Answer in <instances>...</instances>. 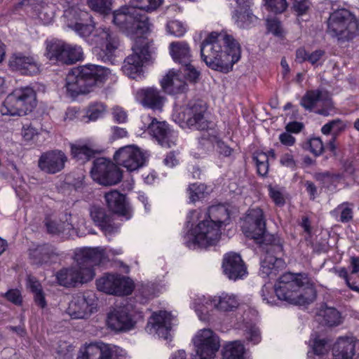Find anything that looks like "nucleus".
Masks as SVG:
<instances>
[{"label":"nucleus","mask_w":359,"mask_h":359,"mask_svg":"<svg viewBox=\"0 0 359 359\" xmlns=\"http://www.w3.org/2000/svg\"><path fill=\"white\" fill-rule=\"evenodd\" d=\"M241 230L247 237L265 245L266 255L261 262L260 273L263 276L276 274L277 264L281 261L279 256L283 252V241L278 235L267 233L263 210L259 207L248 210L242 222Z\"/></svg>","instance_id":"1"},{"label":"nucleus","mask_w":359,"mask_h":359,"mask_svg":"<svg viewBox=\"0 0 359 359\" xmlns=\"http://www.w3.org/2000/svg\"><path fill=\"white\" fill-rule=\"evenodd\" d=\"M201 56L212 69L229 72L241 57V46L227 31H212L202 43Z\"/></svg>","instance_id":"2"},{"label":"nucleus","mask_w":359,"mask_h":359,"mask_svg":"<svg viewBox=\"0 0 359 359\" xmlns=\"http://www.w3.org/2000/svg\"><path fill=\"white\" fill-rule=\"evenodd\" d=\"M229 219V211L224 204L210 205L201 222L189 231L184 236V241L189 248L209 246L218 243L220 227Z\"/></svg>","instance_id":"3"},{"label":"nucleus","mask_w":359,"mask_h":359,"mask_svg":"<svg viewBox=\"0 0 359 359\" xmlns=\"http://www.w3.org/2000/svg\"><path fill=\"white\" fill-rule=\"evenodd\" d=\"M106 258L105 250L102 247H84L75 253L76 264L57 271L56 278L64 286L83 284L94 278V266L100 264Z\"/></svg>","instance_id":"4"},{"label":"nucleus","mask_w":359,"mask_h":359,"mask_svg":"<svg viewBox=\"0 0 359 359\" xmlns=\"http://www.w3.org/2000/svg\"><path fill=\"white\" fill-rule=\"evenodd\" d=\"M275 293L280 299L290 304H310L316 298V290L306 273H283L275 284Z\"/></svg>","instance_id":"5"},{"label":"nucleus","mask_w":359,"mask_h":359,"mask_svg":"<svg viewBox=\"0 0 359 359\" xmlns=\"http://www.w3.org/2000/svg\"><path fill=\"white\" fill-rule=\"evenodd\" d=\"M111 71L100 65H85L69 72L66 76L65 86L71 96L88 93L96 85L105 83Z\"/></svg>","instance_id":"6"},{"label":"nucleus","mask_w":359,"mask_h":359,"mask_svg":"<svg viewBox=\"0 0 359 359\" xmlns=\"http://www.w3.org/2000/svg\"><path fill=\"white\" fill-rule=\"evenodd\" d=\"M112 22L128 36L146 33L151 28L150 21L146 15L140 13L130 0V6H123L111 14Z\"/></svg>","instance_id":"7"},{"label":"nucleus","mask_w":359,"mask_h":359,"mask_svg":"<svg viewBox=\"0 0 359 359\" xmlns=\"http://www.w3.org/2000/svg\"><path fill=\"white\" fill-rule=\"evenodd\" d=\"M327 32L341 41L351 40L359 33L358 19L347 8L335 10L328 18Z\"/></svg>","instance_id":"8"},{"label":"nucleus","mask_w":359,"mask_h":359,"mask_svg":"<svg viewBox=\"0 0 359 359\" xmlns=\"http://www.w3.org/2000/svg\"><path fill=\"white\" fill-rule=\"evenodd\" d=\"M36 105V93L32 87L15 88L4 99L0 111L2 114L23 116Z\"/></svg>","instance_id":"9"},{"label":"nucleus","mask_w":359,"mask_h":359,"mask_svg":"<svg viewBox=\"0 0 359 359\" xmlns=\"http://www.w3.org/2000/svg\"><path fill=\"white\" fill-rule=\"evenodd\" d=\"M135 36L136 39L132 46L133 54L126 57L122 66L123 72L133 79L140 76L144 62L149 61L152 53L150 42L143 38L142 34L134 35V37Z\"/></svg>","instance_id":"10"},{"label":"nucleus","mask_w":359,"mask_h":359,"mask_svg":"<svg viewBox=\"0 0 359 359\" xmlns=\"http://www.w3.org/2000/svg\"><path fill=\"white\" fill-rule=\"evenodd\" d=\"M90 41L95 45L94 53L103 61H112L114 52L120 46L118 34L105 26H100L95 29Z\"/></svg>","instance_id":"11"},{"label":"nucleus","mask_w":359,"mask_h":359,"mask_svg":"<svg viewBox=\"0 0 359 359\" xmlns=\"http://www.w3.org/2000/svg\"><path fill=\"white\" fill-rule=\"evenodd\" d=\"M46 55L50 60L73 64L83 57V51L81 46L69 45L60 39H52L46 42Z\"/></svg>","instance_id":"12"},{"label":"nucleus","mask_w":359,"mask_h":359,"mask_svg":"<svg viewBox=\"0 0 359 359\" xmlns=\"http://www.w3.org/2000/svg\"><path fill=\"white\" fill-rule=\"evenodd\" d=\"M77 359H130L126 349L106 344L90 343L79 349Z\"/></svg>","instance_id":"13"},{"label":"nucleus","mask_w":359,"mask_h":359,"mask_svg":"<svg viewBox=\"0 0 359 359\" xmlns=\"http://www.w3.org/2000/svg\"><path fill=\"white\" fill-rule=\"evenodd\" d=\"M300 104L308 111H312L315 107H319L316 111L323 116H330L335 111L331 95L329 91L324 88L309 90L301 99Z\"/></svg>","instance_id":"14"},{"label":"nucleus","mask_w":359,"mask_h":359,"mask_svg":"<svg viewBox=\"0 0 359 359\" xmlns=\"http://www.w3.org/2000/svg\"><path fill=\"white\" fill-rule=\"evenodd\" d=\"M194 344L198 359H214L220 348L218 335L210 328H203L194 337Z\"/></svg>","instance_id":"15"},{"label":"nucleus","mask_w":359,"mask_h":359,"mask_svg":"<svg viewBox=\"0 0 359 359\" xmlns=\"http://www.w3.org/2000/svg\"><path fill=\"white\" fill-rule=\"evenodd\" d=\"M91 176L95 181L102 185H113L121 181V171L116 164L107 158H97L93 161Z\"/></svg>","instance_id":"16"},{"label":"nucleus","mask_w":359,"mask_h":359,"mask_svg":"<svg viewBox=\"0 0 359 359\" xmlns=\"http://www.w3.org/2000/svg\"><path fill=\"white\" fill-rule=\"evenodd\" d=\"M184 119L190 128L208 130L215 125L210 119L208 107L203 102L190 103L184 110Z\"/></svg>","instance_id":"17"},{"label":"nucleus","mask_w":359,"mask_h":359,"mask_svg":"<svg viewBox=\"0 0 359 359\" xmlns=\"http://www.w3.org/2000/svg\"><path fill=\"white\" fill-rule=\"evenodd\" d=\"M99 290L109 293V294H130L133 290V284L128 278L107 273L96 281Z\"/></svg>","instance_id":"18"},{"label":"nucleus","mask_w":359,"mask_h":359,"mask_svg":"<svg viewBox=\"0 0 359 359\" xmlns=\"http://www.w3.org/2000/svg\"><path fill=\"white\" fill-rule=\"evenodd\" d=\"M97 306V299L93 292H84L73 296L67 313L72 318H88Z\"/></svg>","instance_id":"19"},{"label":"nucleus","mask_w":359,"mask_h":359,"mask_svg":"<svg viewBox=\"0 0 359 359\" xmlns=\"http://www.w3.org/2000/svg\"><path fill=\"white\" fill-rule=\"evenodd\" d=\"M240 302L237 296L233 294H226L223 292L220 295L213 296L205 299L202 307H196V312L201 320H205L208 312L207 305H210L212 308H215L220 311H235L238 308Z\"/></svg>","instance_id":"20"},{"label":"nucleus","mask_w":359,"mask_h":359,"mask_svg":"<svg viewBox=\"0 0 359 359\" xmlns=\"http://www.w3.org/2000/svg\"><path fill=\"white\" fill-rule=\"evenodd\" d=\"M114 158L117 164L122 165L128 170H136L144 164L147 156L137 146H125L115 152Z\"/></svg>","instance_id":"21"},{"label":"nucleus","mask_w":359,"mask_h":359,"mask_svg":"<svg viewBox=\"0 0 359 359\" xmlns=\"http://www.w3.org/2000/svg\"><path fill=\"white\" fill-rule=\"evenodd\" d=\"M144 123H147V128L151 133L163 147H172L175 145L177 135L172 131L166 122H158L156 118L143 116Z\"/></svg>","instance_id":"22"},{"label":"nucleus","mask_w":359,"mask_h":359,"mask_svg":"<svg viewBox=\"0 0 359 359\" xmlns=\"http://www.w3.org/2000/svg\"><path fill=\"white\" fill-rule=\"evenodd\" d=\"M173 324V316L166 311L154 312L148 320L146 330L149 333H156L158 337L168 339Z\"/></svg>","instance_id":"23"},{"label":"nucleus","mask_w":359,"mask_h":359,"mask_svg":"<svg viewBox=\"0 0 359 359\" xmlns=\"http://www.w3.org/2000/svg\"><path fill=\"white\" fill-rule=\"evenodd\" d=\"M68 158L62 150L43 152L38 159L39 168L46 173H57L62 170Z\"/></svg>","instance_id":"24"},{"label":"nucleus","mask_w":359,"mask_h":359,"mask_svg":"<svg viewBox=\"0 0 359 359\" xmlns=\"http://www.w3.org/2000/svg\"><path fill=\"white\" fill-rule=\"evenodd\" d=\"M9 65L23 74H36L40 71V65L36 57L26 55L23 53H15L9 60Z\"/></svg>","instance_id":"25"},{"label":"nucleus","mask_w":359,"mask_h":359,"mask_svg":"<svg viewBox=\"0 0 359 359\" xmlns=\"http://www.w3.org/2000/svg\"><path fill=\"white\" fill-rule=\"evenodd\" d=\"M107 323L114 330H129L135 326V322L128 307H123V309H116L109 312Z\"/></svg>","instance_id":"26"},{"label":"nucleus","mask_w":359,"mask_h":359,"mask_svg":"<svg viewBox=\"0 0 359 359\" xmlns=\"http://www.w3.org/2000/svg\"><path fill=\"white\" fill-rule=\"evenodd\" d=\"M222 267L224 273L229 278H232V280L241 278L247 273V269L242 257L239 254H236V252L226 254Z\"/></svg>","instance_id":"27"},{"label":"nucleus","mask_w":359,"mask_h":359,"mask_svg":"<svg viewBox=\"0 0 359 359\" xmlns=\"http://www.w3.org/2000/svg\"><path fill=\"white\" fill-rule=\"evenodd\" d=\"M137 99L144 107L151 109H162L166 98L156 87H145L137 91Z\"/></svg>","instance_id":"28"},{"label":"nucleus","mask_w":359,"mask_h":359,"mask_svg":"<svg viewBox=\"0 0 359 359\" xmlns=\"http://www.w3.org/2000/svg\"><path fill=\"white\" fill-rule=\"evenodd\" d=\"M104 198L108 208L112 212L121 215V216H126V218L130 217L129 208L123 194H121L119 191L114 189L107 192Z\"/></svg>","instance_id":"29"},{"label":"nucleus","mask_w":359,"mask_h":359,"mask_svg":"<svg viewBox=\"0 0 359 359\" xmlns=\"http://www.w3.org/2000/svg\"><path fill=\"white\" fill-rule=\"evenodd\" d=\"M161 86L168 93L176 95V93H183L187 90V83L182 79L180 74L170 70L161 81Z\"/></svg>","instance_id":"30"},{"label":"nucleus","mask_w":359,"mask_h":359,"mask_svg":"<svg viewBox=\"0 0 359 359\" xmlns=\"http://www.w3.org/2000/svg\"><path fill=\"white\" fill-rule=\"evenodd\" d=\"M355 343L351 337H339L332 348L333 359H353Z\"/></svg>","instance_id":"31"},{"label":"nucleus","mask_w":359,"mask_h":359,"mask_svg":"<svg viewBox=\"0 0 359 359\" xmlns=\"http://www.w3.org/2000/svg\"><path fill=\"white\" fill-rule=\"evenodd\" d=\"M170 53L172 57L182 65L184 74L187 62L191 60V49L187 42H172L170 45Z\"/></svg>","instance_id":"32"},{"label":"nucleus","mask_w":359,"mask_h":359,"mask_svg":"<svg viewBox=\"0 0 359 359\" xmlns=\"http://www.w3.org/2000/svg\"><path fill=\"white\" fill-rule=\"evenodd\" d=\"M57 255L56 248L51 245V244L38 245L36 248L32 250L30 252V257L35 264H46V262L53 261Z\"/></svg>","instance_id":"33"},{"label":"nucleus","mask_w":359,"mask_h":359,"mask_svg":"<svg viewBox=\"0 0 359 359\" xmlns=\"http://www.w3.org/2000/svg\"><path fill=\"white\" fill-rule=\"evenodd\" d=\"M71 218V215L65 214L62 219H46L45 225L48 233L51 234L69 233L74 228Z\"/></svg>","instance_id":"34"},{"label":"nucleus","mask_w":359,"mask_h":359,"mask_svg":"<svg viewBox=\"0 0 359 359\" xmlns=\"http://www.w3.org/2000/svg\"><path fill=\"white\" fill-rule=\"evenodd\" d=\"M96 152V150L83 143H72L71 144L72 156L78 161H87L93 157Z\"/></svg>","instance_id":"35"},{"label":"nucleus","mask_w":359,"mask_h":359,"mask_svg":"<svg viewBox=\"0 0 359 359\" xmlns=\"http://www.w3.org/2000/svg\"><path fill=\"white\" fill-rule=\"evenodd\" d=\"M83 15H85V13L79 7H69L63 13L65 24L78 33L79 20L81 19Z\"/></svg>","instance_id":"36"},{"label":"nucleus","mask_w":359,"mask_h":359,"mask_svg":"<svg viewBox=\"0 0 359 359\" xmlns=\"http://www.w3.org/2000/svg\"><path fill=\"white\" fill-rule=\"evenodd\" d=\"M329 349L328 340L316 337L313 342L312 350L309 351L307 353L308 359H325Z\"/></svg>","instance_id":"37"},{"label":"nucleus","mask_w":359,"mask_h":359,"mask_svg":"<svg viewBox=\"0 0 359 359\" xmlns=\"http://www.w3.org/2000/svg\"><path fill=\"white\" fill-rule=\"evenodd\" d=\"M245 348L240 340H234L227 343L224 347L223 357L224 359H243Z\"/></svg>","instance_id":"38"},{"label":"nucleus","mask_w":359,"mask_h":359,"mask_svg":"<svg viewBox=\"0 0 359 359\" xmlns=\"http://www.w3.org/2000/svg\"><path fill=\"white\" fill-rule=\"evenodd\" d=\"M34 8L39 19L41 20L44 24H49V22L53 21L54 18V10L53 6L41 2L40 4H36L34 6Z\"/></svg>","instance_id":"39"},{"label":"nucleus","mask_w":359,"mask_h":359,"mask_svg":"<svg viewBox=\"0 0 359 359\" xmlns=\"http://www.w3.org/2000/svg\"><path fill=\"white\" fill-rule=\"evenodd\" d=\"M332 215L333 216H338L339 215V221H341V222H348L353 217V204L348 203V202L339 204V205L332 211Z\"/></svg>","instance_id":"40"},{"label":"nucleus","mask_w":359,"mask_h":359,"mask_svg":"<svg viewBox=\"0 0 359 359\" xmlns=\"http://www.w3.org/2000/svg\"><path fill=\"white\" fill-rule=\"evenodd\" d=\"M244 335L247 341L252 344H258L262 339L259 327L252 323H246L244 327Z\"/></svg>","instance_id":"41"},{"label":"nucleus","mask_w":359,"mask_h":359,"mask_svg":"<svg viewBox=\"0 0 359 359\" xmlns=\"http://www.w3.org/2000/svg\"><path fill=\"white\" fill-rule=\"evenodd\" d=\"M320 314L323 318L325 323L330 325V326L338 325V323H341V315L339 311L333 309V307L325 309V310L320 311Z\"/></svg>","instance_id":"42"},{"label":"nucleus","mask_w":359,"mask_h":359,"mask_svg":"<svg viewBox=\"0 0 359 359\" xmlns=\"http://www.w3.org/2000/svg\"><path fill=\"white\" fill-rule=\"evenodd\" d=\"M254 160L257 166V172L262 176H265L269 170V156L267 152H257L254 156Z\"/></svg>","instance_id":"43"},{"label":"nucleus","mask_w":359,"mask_h":359,"mask_svg":"<svg viewBox=\"0 0 359 359\" xmlns=\"http://www.w3.org/2000/svg\"><path fill=\"white\" fill-rule=\"evenodd\" d=\"M85 15H83L81 19L78 20V29L77 34L81 37H90L93 32H95V26L93 23H85L84 20L88 18V14L86 11H84Z\"/></svg>","instance_id":"44"},{"label":"nucleus","mask_w":359,"mask_h":359,"mask_svg":"<svg viewBox=\"0 0 359 359\" xmlns=\"http://www.w3.org/2000/svg\"><path fill=\"white\" fill-rule=\"evenodd\" d=\"M205 191H207V187L203 183H199V184L198 183H193L190 184L188 188L190 201H196V200H199L201 197H204Z\"/></svg>","instance_id":"45"},{"label":"nucleus","mask_w":359,"mask_h":359,"mask_svg":"<svg viewBox=\"0 0 359 359\" xmlns=\"http://www.w3.org/2000/svg\"><path fill=\"white\" fill-rule=\"evenodd\" d=\"M163 0H132V3L136 9L141 12L144 11H154L159 5H161Z\"/></svg>","instance_id":"46"},{"label":"nucleus","mask_w":359,"mask_h":359,"mask_svg":"<svg viewBox=\"0 0 359 359\" xmlns=\"http://www.w3.org/2000/svg\"><path fill=\"white\" fill-rule=\"evenodd\" d=\"M304 148L309 149V151L316 154V156H318V154H321V153L323 152L325 146L321 137H311V139L304 144Z\"/></svg>","instance_id":"47"},{"label":"nucleus","mask_w":359,"mask_h":359,"mask_svg":"<svg viewBox=\"0 0 359 359\" xmlns=\"http://www.w3.org/2000/svg\"><path fill=\"white\" fill-rule=\"evenodd\" d=\"M106 111V106L103 103H94L88 107L86 115L90 120H97L102 116Z\"/></svg>","instance_id":"48"},{"label":"nucleus","mask_w":359,"mask_h":359,"mask_svg":"<svg viewBox=\"0 0 359 359\" xmlns=\"http://www.w3.org/2000/svg\"><path fill=\"white\" fill-rule=\"evenodd\" d=\"M105 211L100 207H92L90 215L93 221L100 226L102 231H104L105 225Z\"/></svg>","instance_id":"49"},{"label":"nucleus","mask_w":359,"mask_h":359,"mask_svg":"<svg viewBox=\"0 0 359 359\" xmlns=\"http://www.w3.org/2000/svg\"><path fill=\"white\" fill-rule=\"evenodd\" d=\"M236 1L238 5H241L243 8H245L243 12H239L238 19L241 21H246L247 19L249 21H254V20L256 19V17L253 15L252 13H251L250 10L248 8V6L250 5L251 0H236Z\"/></svg>","instance_id":"50"},{"label":"nucleus","mask_w":359,"mask_h":359,"mask_svg":"<svg viewBox=\"0 0 359 359\" xmlns=\"http://www.w3.org/2000/svg\"><path fill=\"white\" fill-rule=\"evenodd\" d=\"M88 6L94 11L106 13L110 9V0H88Z\"/></svg>","instance_id":"51"},{"label":"nucleus","mask_w":359,"mask_h":359,"mask_svg":"<svg viewBox=\"0 0 359 359\" xmlns=\"http://www.w3.org/2000/svg\"><path fill=\"white\" fill-rule=\"evenodd\" d=\"M167 31L175 36H183L186 32V27L180 20H170L167 24Z\"/></svg>","instance_id":"52"},{"label":"nucleus","mask_w":359,"mask_h":359,"mask_svg":"<svg viewBox=\"0 0 359 359\" xmlns=\"http://www.w3.org/2000/svg\"><path fill=\"white\" fill-rule=\"evenodd\" d=\"M269 194L276 205L285 204V200L283 194V189L280 187H273V186H269Z\"/></svg>","instance_id":"53"},{"label":"nucleus","mask_w":359,"mask_h":359,"mask_svg":"<svg viewBox=\"0 0 359 359\" xmlns=\"http://www.w3.org/2000/svg\"><path fill=\"white\" fill-rule=\"evenodd\" d=\"M267 6L276 13H280L287 9L288 4L287 0H265Z\"/></svg>","instance_id":"54"},{"label":"nucleus","mask_w":359,"mask_h":359,"mask_svg":"<svg viewBox=\"0 0 359 359\" xmlns=\"http://www.w3.org/2000/svg\"><path fill=\"white\" fill-rule=\"evenodd\" d=\"M267 29L276 36H283V29L278 19L271 18L266 20Z\"/></svg>","instance_id":"55"},{"label":"nucleus","mask_w":359,"mask_h":359,"mask_svg":"<svg viewBox=\"0 0 359 359\" xmlns=\"http://www.w3.org/2000/svg\"><path fill=\"white\" fill-rule=\"evenodd\" d=\"M325 50L318 48V50H315L309 55V61L313 65H318V64H322L323 58L325 57Z\"/></svg>","instance_id":"56"},{"label":"nucleus","mask_w":359,"mask_h":359,"mask_svg":"<svg viewBox=\"0 0 359 359\" xmlns=\"http://www.w3.org/2000/svg\"><path fill=\"white\" fill-rule=\"evenodd\" d=\"M191 60L187 63V69L185 72V76L191 81H197L198 76H200V72L193 65L191 64Z\"/></svg>","instance_id":"57"},{"label":"nucleus","mask_w":359,"mask_h":359,"mask_svg":"<svg viewBox=\"0 0 359 359\" xmlns=\"http://www.w3.org/2000/svg\"><path fill=\"white\" fill-rule=\"evenodd\" d=\"M112 115L115 121H117L118 123H125L128 118L126 111L123 110L122 107H119V106H115V107H113Z\"/></svg>","instance_id":"58"},{"label":"nucleus","mask_w":359,"mask_h":359,"mask_svg":"<svg viewBox=\"0 0 359 359\" xmlns=\"http://www.w3.org/2000/svg\"><path fill=\"white\" fill-rule=\"evenodd\" d=\"M118 224H116L114 222H113L111 217L110 216L107 215L105 212V218H104V233L105 234H112V233H115V231H118L119 229Z\"/></svg>","instance_id":"59"},{"label":"nucleus","mask_w":359,"mask_h":359,"mask_svg":"<svg viewBox=\"0 0 359 359\" xmlns=\"http://www.w3.org/2000/svg\"><path fill=\"white\" fill-rule=\"evenodd\" d=\"M293 8L299 15H303L309 8L308 0H292Z\"/></svg>","instance_id":"60"},{"label":"nucleus","mask_w":359,"mask_h":359,"mask_svg":"<svg viewBox=\"0 0 359 359\" xmlns=\"http://www.w3.org/2000/svg\"><path fill=\"white\" fill-rule=\"evenodd\" d=\"M6 297L16 305H20L22 302V297L18 290H9L6 292Z\"/></svg>","instance_id":"61"},{"label":"nucleus","mask_w":359,"mask_h":359,"mask_svg":"<svg viewBox=\"0 0 359 359\" xmlns=\"http://www.w3.org/2000/svg\"><path fill=\"white\" fill-rule=\"evenodd\" d=\"M22 135L25 140H32L38 135V130L32 125H25L22 127Z\"/></svg>","instance_id":"62"},{"label":"nucleus","mask_w":359,"mask_h":359,"mask_svg":"<svg viewBox=\"0 0 359 359\" xmlns=\"http://www.w3.org/2000/svg\"><path fill=\"white\" fill-rule=\"evenodd\" d=\"M314 177L325 185V184H329V182L333 181L334 178H335V175H332L329 171H325V172H317L315 174Z\"/></svg>","instance_id":"63"},{"label":"nucleus","mask_w":359,"mask_h":359,"mask_svg":"<svg viewBox=\"0 0 359 359\" xmlns=\"http://www.w3.org/2000/svg\"><path fill=\"white\" fill-rule=\"evenodd\" d=\"M290 131H287L286 133H283L279 136V140L282 142V144H284L285 145H294L296 139L293 135H291L290 134Z\"/></svg>","instance_id":"64"}]
</instances>
